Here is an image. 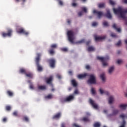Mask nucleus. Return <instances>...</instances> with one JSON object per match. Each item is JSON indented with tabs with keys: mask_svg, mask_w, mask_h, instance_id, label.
Masks as SVG:
<instances>
[{
	"mask_svg": "<svg viewBox=\"0 0 127 127\" xmlns=\"http://www.w3.org/2000/svg\"><path fill=\"white\" fill-rule=\"evenodd\" d=\"M113 11L115 14L120 15V17L125 19V24L127 25V17H126V13H127V9H124L122 7H119L117 9L113 8Z\"/></svg>",
	"mask_w": 127,
	"mask_h": 127,
	"instance_id": "f257e3e1",
	"label": "nucleus"
},
{
	"mask_svg": "<svg viewBox=\"0 0 127 127\" xmlns=\"http://www.w3.org/2000/svg\"><path fill=\"white\" fill-rule=\"evenodd\" d=\"M40 57H41V54L40 53H37V57L35 58V62H36V65L37 66V70L39 71H42L43 68L41 65L39 64V62L40 61Z\"/></svg>",
	"mask_w": 127,
	"mask_h": 127,
	"instance_id": "f03ea898",
	"label": "nucleus"
},
{
	"mask_svg": "<svg viewBox=\"0 0 127 127\" xmlns=\"http://www.w3.org/2000/svg\"><path fill=\"white\" fill-rule=\"evenodd\" d=\"M97 59L98 60H100L101 62L102 63L103 66L104 67H106V66H108V63H107V60H109V57H97Z\"/></svg>",
	"mask_w": 127,
	"mask_h": 127,
	"instance_id": "7ed1b4c3",
	"label": "nucleus"
},
{
	"mask_svg": "<svg viewBox=\"0 0 127 127\" xmlns=\"http://www.w3.org/2000/svg\"><path fill=\"white\" fill-rule=\"evenodd\" d=\"M67 36L69 42L72 44H74V32L73 31L70 30L67 31Z\"/></svg>",
	"mask_w": 127,
	"mask_h": 127,
	"instance_id": "20e7f679",
	"label": "nucleus"
},
{
	"mask_svg": "<svg viewBox=\"0 0 127 127\" xmlns=\"http://www.w3.org/2000/svg\"><path fill=\"white\" fill-rule=\"evenodd\" d=\"M90 77L89 79L87 80L88 84H96V77L94 74H90L88 75Z\"/></svg>",
	"mask_w": 127,
	"mask_h": 127,
	"instance_id": "39448f33",
	"label": "nucleus"
},
{
	"mask_svg": "<svg viewBox=\"0 0 127 127\" xmlns=\"http://www.w3.org/2000/svg\"><path fill=\"white\" fill-rule=\"evenodd\" d=\"M12 35V30L11 29H8L7 33H2V36L3 37H10Z\"/></svg>",
	"mask_w": 127,
	"mask_h": 127,
	"instance_id": "423d86ee",
	"label": "nucleus"
},
{
	"mask_svg": "<svg viewBox=\"0 0 127 127\" xmlns=\"http://www.w3.org/2000/svg\"><path fill=\"white\" fill-rule=\"evenodd\" d=\"M51 68L55 67V64H56V60L55 59H50L47 61Z\"/></svg>",
	"mask_w": 127,
	"mask_h": 127,
	"instance_id": "0eeeda50",
	"label": "nucleus"
},
{
	"mask_svg": "<svg viewBox=\"0 0 127 127\" xmlns=\"http://www.w3.org/2000/svg\"><path fill=\"white\" fill-rule=\"evenodd\" d=\"M16 32L17 33L24 34V35H28L29 34V33L25 30H24V29L22 28H19V29H17L16 30Z\"/></svg>",
	"mask_w": 127,
	"mask_h": 127,
	"instance_id": "6e6552de",
	"label": "nucleus"
},
{
	"mask_svg": "<svg viewBox=\"0 0 127 127\" xmlns=\"http://www.w3.org/2000/svg\"><path fill=\"white\" fill-rule=\"evenodd\" d=\"M120 118L124 120L120 127H126L127 123L125 120V118H127V116L125 115L124 114H121L120 115Z\"/></svg>",
	"mask_w": 127,
	"mask_h": 127,
	"instance_id": "1a4fd4ad",
	"label": "nucleus"
},
{
	"mask_svg": "<svg viewBox=\"0 0 127 127\" xmlns=\"http://www.w3.org/2000/svg\"><path fill=\"white\" fill-rule=\"evenodd\" d=\"M119 113H120V111L118 109H113L112 110V113L109 114L108 115V118H111V117H114L115 116H117V115H118V114H119Z\"/></svg>",
	"mask_w": 127,
	"mask_h": 127,
	"instance_id": "9d476101",
	"label": "nucleus"
},
{
	"mask_svg": "<svg viewBox=\"0 0 127 127\" xmlns=\"http://www.w3.org/2000/svg\"><path fill=\"white\" fill-rule=\"evenodd\" d=\"M74 97L73 95H70L68 96H67L64 99V102H71L74 100Z\"/></svg>",
	"mask_w": 127,
	"mask_h": 127,
	"instance_id": "9b49d317",
	"label": "nucleus"
},
{
	"mask_svg": "<svg viewBox=\"0 0 127 127\" xmlns=\"http://www.w3.org/2000/svg\"><path fill=\"white\" fill-rule=\"evenodd\" d=\"M93 13H95L98 18H101V17L104 15V13L103 12L97 11V10H93Z\"/></svg>",
	"mask_w": 127,
	"mask_h": 127,
	"instance_id": "f8f14e48",
	"label": "nucleus"
},
{
	"mask_svg": "<svg viewBox=\"0 0 127 127\" xmlns=\"http://www.w3.org/2000/svg\"><path fill=\"white\" fill-rule=\"evenodd\" d=\"M94 37L95 38V41H101V40H104V39H105L106 36H104L103 37H99L97 36V35H94Z\"/></svg>",
	"mask_w": 127,
	"mask_h": 127,
	"instance_id": "ddd939ff",
	"label": "nucleus"
},
{
	"mask_svg": "<svg viewBox=\"0 0 127 127\" xmlns=\"http://www.w3.org/2000/svg\"><path fill=\"white\" fill-rule=\"evenodd\" d=\"M89 103L94 109H96V110L98 109V105H97V104L95 103V101L92 100V99H89Z\"/></svg>",
	"mask_w": 127,
	"mask_h": 127,
	"instance_id": "4468645a",
	"label": "nucleus"
},
{
	"mask_svg": "<svg viewBox=\"0 0 127 127\" xmlns=\"http://www.w3.org/2000/svg\"><path fill=\"white\" fill-rule=\"evenodd\" d=\"M45 80L47 84H49V85H52V81H53V76L51 75L49 78H46Z\"/></svg>",
	"mask_w": 127,
	"mask_h": 127,
	"instance_id": "2eb2a0df",
	"label": "nucleus"
},
{
	"mask_svg": "<svg viewBox=\"0 0 127 127\" xmlns=\"http://www.w3.org/2000/svg\"><path fill=\"white\" fill-rule=\"evenodd\" d=\"M61 112H59L56 115H54L52 117L53 120H59L60 118H61Z\"/></svg>",
	"mask_w": 127,
	"mask_h": 127,
	"instance_id": "dca6fc26",
	"label": "nucleus"
},
{
	"mask_svg": "<svg viewBox=\"0 0 127 127\" xmlns=\"http://www.w3.org/2000/svg\"><path fill=\"white\" fill-rule=\"evenodd\" d=\"M87 76H88V73H85L84 74H79L77 76V78L78 79H84V78H86V77H87Z\"/></svg>",
	"mask_w": 127,
	"mask_h": 127,
	"instance_id": "f3484780",
	"label": "nucleus"
},
{
	"mask_svg": "<svg viewBox=\"0 0 127 127\" xmlns=\"http://www.w3.org/2000/svg\"><path fill=\"white\" fill-rule=\"evenodd\" d=\"M99 92L101 95H103L104 94V95H107V96H109V95H110V93H109V92L107 91H104L102 88L99 89Z\"/></svg>",
	"mask_w": 127,
	"mask_h": 127,
	"instance_id": "a211bd4d",
	"label": "nucleus"
},
{
	"mask_svg": "<svg viewBox=\"0 0 127 127\" xmlns=\"http://www.w3.org/2000/svg\"><path fill=\"white\" fill-rule=\"evenodd\" d=\"M119 108H120L121 110H126L127 108V104H121L119 106Z\"/></svg>",
	"mask_w": 127,
	"mask_h": 127,
	"instance_id": "6ab92c4d",
	"label": "nucleus"
},
{
	"mask_svg": "<svg viewBox=\"0 0 127 127\" xmlns=\"http://www.w3.org/2000/svg\"><path fill=\"white\" fill-rule=\"evenodd\" d=\"M106 16L107 18H112V14H111V12L110 11V10H108L107 11Z\"/></svg>",
	"mask_w": 127,
	"mask_h": 127,
	"instance_id": "aec40b11",
	"label": "nucleus"
},
{
	"mask_svg": "<svg viewBox=\"0 0 127 127\" xmlns=\"http://www.w3.org/2000/svg\"><path fill=\"white\" fill-rule=\"evenodd\" d=\"M25 75L26 77H28V78H30L31 79H32V78H33V74H32V73H31V72L26 73Z\"/></svg>",
	"mask_w": 127,
	"mask_h": 127,
	"instance_id": "412c9836",
	"label": "nucleus"
},
{
	"mask_svg": "<svg viewBox=\"0 0 127 127\" xmlns=\"http://www.w3.org/2000/svg\"><path fill=\"white\" fill-rule=\"evenodd\" d=\"M113 28L116 29L117 30V31H118V32H121V28H117V24H114L113 25Z\"/></svg>",
	"mask_w": 127,
	"mask_h": 127,
	"instance_id": "4be33fe9",
	"label": "nucleus"
},
{
	"mask_svg": "<svg viewBox=\"0 0 127 127\" xmlns=\"http://www.w3.org/2000/svg\"><path fill=\"white\" fill-rule=\"evenodd\" d=\"M106 5V3L102 2V3H100L98 4V6L99 8H103V7H105Z\"/></svg>",
	"mask_w": 127,
	"mask_h": 127,
	"instance_id": "5701e85b",
	"label": "nucleus"
},
{
	"mask_svg": "<svg viewBox=\"0 0 127 127\" xmlns=\"http://www.w3.org/2000/svg\"><path fill=\"white\" fill-rule=\"evenodd\" d=\"M71 84H72V86H73V87H77V82H76V80H74V79H72V80H71Z\"/></svg>",
	"mask_w": 127,
	"mask_h": 127,
	"instance_id": "b1692460",
	"label": "nucleus"
},
{
	"mask_svg": "<svg viewBox=\"0 0 127 127\" xmlns=\"http://www.w3.org/2000/svg\"><path fill=\"white\" fill-rule=\"evenodd\" d=\"M19 73H21L22 74H26V70L24 68H20L19 69Z\"/></svg>",
	"mask_w": 127,
	"mask_h": 127,
	"instance_id": "393cba45",
	"label": "nucleus"
},
{
	"mask_svg": "<svg viewBox=\"0 0 127 127\" xmlns=\"http://www.w3.org/2000/svg\"><path fill=\"white\" fill-rule=\"evenodd\" d=\"M49 53L51 55H54V54L55 53V51H54V49H51L48 51Z\"/></svg>",
	"mask_w": 127,
	"mask_h": 127,
	"instance_id": "a878e982",
	"label": "nucleus"
},
{
	"mask_svg": "<svg viewBox=\"0 0 127 127\" xmlns=\"http://www.w3.org/2000/svg\"><path fill=\"white\" fill-rule=\"evenodd\" d=\"M100 78L102 81H106V77H105V73H103L100 75Z\"/></svg>",
	"mask_w": 127,
	"mask_h": 127,
	"instance_id": "bb28decb",
	"label": "nucleus"
},
{
	"mask_svg": "<svg viewBox=\"0 0 127 127\" xmlns=\"http://www.w3.org/2000/svg\"><path fill=\"white\" fill-rule=\"evenodd\" d=\"M38 89H39V90H46V86L45 85H41V86H39L38 87Z\"/></svg>",
	"mask_w": 127,
	"mask_h": 127,
	"instance_id": "cd10ccee",
	"label": "nucleus"
},
{
	"mask_svg": "<svg viewBox=\"0 0 127 127\" xmlns=\"http://www.w3.org/2000/svg\"><path fill=\"white\" fill-rule=\"evenodd\" d=\"M113 102H114V97L110 96L109 99V104H113Z\"/></svg>",
	"mask_w": 127,
	"mask_h": 127,
	"instance_id": "c85d7f7f",
	"label": "nucleus"
},
{
	"mask_svg": "<svg viewBox=\"0 0 127 127\" xmlns=\"http://www.w3.org/2000/svg\"><path fill=\"white\" fill-rule=\"evenodd\" d=\"M6 93L9 97H12V96H13V93L11 91L8 90L7 91Z\"/></svg>",
	"mask_w": 127,
	"mask_h": 127,
	"instance_id": "c756f323",
	"label": "nucleus"
},
{
	"mask_svg": "<svg viewBox=\"0 0 127 127\" xmlns=\"http://www.w3.org/2000/svg\"><path fill=\"white\" fill-rule=\"evenodd\" d=\"M115 70V67L114 66H111L109 69V73L111 74V73H113V71Z\"/></svg>",
	"mask_w": 127,
	"mask_h": 127,
	"instance_id": "7c9ffc66",
	"label": "nucleus"
},
{
	"mask_svg": "<svg viewBox=\"0 0 127 127\" xmlns=\"http://www.w3.org/2000/svg\"><path fill=\"white\" fill-rule=\"evenodd\" d=\"M23 121H25V122L28 123V122H29V119H28V117L27 116H24L23 117Z\"/></svg>",
	"mask_w": 127,
	"mask_h": 127,
	"instance_id": "2f4dec72",
	"label": "nucleus"
},
{
	"mask_svg": "<svg viewBox=\"0 0 127 127\" xmlns=\"http://www.w3.org/2000/svg\"><path fill=\"white\" fill-rule=\"evenodd\" d=\"M82 121H83V122H90V120L87 117H83L82 119Z\"/></svg>",
	"mask_w": 127,
	"mask_h": 127,
	"instance_id": "473e14b6",
	"label": "nucleus"
},
{
	"mask_svg": "<svg viewBox=\"0 0 127 127\" xmlns=\"http://www.w3.org/2000/svg\"><path fill=\"white\" fill-rule=\"evenodd\" d=\"M28 82L30 83V85H29L30 89H32V90H33L34 89L33 84H32V83H31V82H30V80L28 81Z\"/></svg>",
	"mask_w": 127,
	"mask_h": 127,
	"instance_id": "72a5a7b5",
	"label": "nucleus"
},
{
	"mask_svg": "<svg viewBox=\"0 0 127 127\" xmlns=\"http://www.w3.org/2000/svg\"><path fill=\"white\" fill-rule=\"evenodd\" d=\"M93 127H101V124L99 123L96 122L94 124Z\"/></svg>",
	"mask_w": 127,
	"mask_h": 127,
	"instance_id": "f704fd0d",
	"label": "nucleus"
},
{
	"mask_svg": "<svg viewBox=\"0 0 127 127\" xmlns=\"http://www.w3.org/2000/svg\"><path fill=\"white\" fill-rule=\"evenodd\" d=\"M53 98V96L52 95V94H49L48 95L45 96V99H52Z\"/></svg>",
	"mask_w": 127,
	"mask_h": 127,
	"instance_id": "c9c22d12",
	"label": "nucleus"
},
{
	"mask_svg": "<svg viewBox=\"0 0 127 127\" xmlns=\"http://www.w3.org/2000/svg\"><path fill=\"white\" fill-rule=\"evenodd\" d=\"M91 93L93 95H95L96 94V90H95V88H91Z\"/></svg>",
	"mask_w": 127,
	"mask_h": 127,
	"instance_id": "e433bc0d",
	"label": "nucleus"
},
{
	"mask_svg": "<svg viewBox=\"0 0 127 127\" xmlns=\"http://www.w3.org/2000/svg\"><path fill=\"white\" fill-rule=\"evenodd\" d=\"M51 48L52 49H53V48H57V44H54L51 45Z\"/></svg>",
	"mask_w": 127,
	"mask_h": 127,
	"instance_id": "4c0bfd02",
	"label": "nucleus"
},
{
	"mask_svg": "<svg viewBox=\"0 0 127 127\" xmlns=\"http://www.w3.org/2000/svg\"><path fill=\"white\" fill-rule=\"evenodd\" d=\"M103 25H104V26H109V23H108V22L106 21H104L103 22Z\"/></svg>",
	"mask_w": 127,
	"mask_h": 127,
	"instance_id": "58836bf2",
	"label": "nucleus"
},
{
	"mask_svg": "<svg viewBox=\"0 0 127 127\" xmlns=\"http://www.w3.org/2000/svg\"><path fill=\"white\" fill-rule=\"evenodd\" d=\"M94 50H95V48H94V47H89L88 48V51H94Z\"/></svg>",
	"mask_w": 127,
	"mask_h": 127,
	"instance_id": "ea45409f",
	"label": "nucleus"
},
{
	"mask_svg": "<svg viewBox=\"0 0 127 127\" xmlns=\"http://www.w3.org/2000/svg\"><path fill=\"white\" fill-rule=\"evenodd\" d=\"M111 36L112 37H114V38H117L118 37V36L116 35V34H115L114 33H111Z\"/></svg>",
	"mask_w": 127,
	"mask_h": 127,
	"instance_id": "a19ab883",
	"label": "nucleus"
},
{
	"mask_svg": "<svg viewBox=\"0 0 127 127\" xmlns=\"http://www.w3.org/2000/svg\"><path fill=\"white\" fill-rule=\"evenodd\" d=\"M6 111H10L11 110V107L10 106H7L5 107Z\"/></svg>",
	"mask_w": 127,
	"mask_h": 127,
	"instance_id": "79ce46f5",
	"label": "nucleus"
},
{
	"mask_svg": "<svg viewBox=\"0 0 127 127\" xmlns=\"http://www.w3.org/2000/svg\"><path fill=\"white\" fill-rule=\"evenodd\" d=\"M81 9L82 11H84V12L87 13V8L85 7H81Z\"/></svg>",
	"mask_w": 127,
	"mask_h": 127,
	"instance_id": "37998d69",
	"label": "nucleus"
},
{
	"mask_svg": "<svg viewBox=\"0 0 127 127\" xmlns=\"http://www.w3.org/2000/svg\"><path fill=\"white\" fill-rule=\"evenodd\" d=\"M62 51H64V52H67L68 51V49L66 48H63L61 49Z\"/></svg>",
	"mask_w": 127,
	"mask_h": 127,
	"instance_id": "c03bdc74",
	"label": "nucleus"
},
{
	"mask_svg": "<svg viewBox=\"0 0 127 127\" xmlns=\"http://www.w3.org/2000/svg\"><path fill=\"white\" fill-rule=\"evenodd\" d=\"M109 3L111 4V5H115V2L112 0H109Z\"/></svg>",
	"mask_w": 127,
	"mask_h": 127,
	"instance_id": "a18cd8bd",
	"label": "nucleus"
},
{
	"mask_svg": "<svg viewBox=\"0 0 127 127\" xmlns=\"http://www.w3.org/2000/svg\"><path fill=\"white\" fill-rule=\"evenodd\" d=\"M58 1L59 2V4L60 5H63V1L61 0H58Z\"/></svg>",
	"mask_w": 127,
	"mask_h": 127,
	"instance_id": "49530a36",
	"label": "nucleus"
},
{
	"mask_svg": "<svg viewBox=\"0 0 127 127\" xmlns=\"http://www.w3.org/2000/svg\"><path fill=\"white\" fill-rule=\"evenodd\" d=\"M122 44V41L121 40L119 41V42L116 44V46H120Z\"/></svg>",
	"mask_w": 127,
	"mask_h": 127,
	"instance_id": "de8ad7c7",
	"label": "nucleus"
},
{
	"mask_svg": "<svg viewBox=\"0 0 127 127\" xmlns=\"http://www.w3.org/2000/svg\"><path fill=\"white\" fill-rule=\"evenodd\" d=\"M26 0H14V1H15V2H19V1H23V2H25V1Z\"/></svg>",
	"mask_w": 127,
	"mask_h": 127,
	"instance_id": "09e8293b",
	"label": "nucleus"
},
{
	"mask_svg": "<svg viewBox=\"0 0 127 127\" xmlns=\"http://www.w3.org/2000/svg\"><path fill=\"white\" fill-rule=\"evenodd\" d=\"M98 25V23L96 22H93L92 23V26H97Z\"/></svg>",
	"mask_w": 127,
	"mask_h": 127,
	"instance_id": "8fccbe9b",
	"label": "nucleus"
},
{
	"mask_svg": "<svg viewBox=\"0 0 127 127\" xmlns=\"http://www.w3.org/2000/svg\"><path fill=\"white\" fill-rule=\"evenodd\" d=\"M85 42V40H81L77 42V43H84Z\"/></svg>",
	"mask_w": 127,
	"mask_h": 127,
	"instance_id": "3c124183",
	"label": "nucleus"
},
{
	"mask_svg": "<svg viewBox=\"0 0 127 127\" xmlns=\"http://www.w3.org/2000/svg\"><path fill=\"white\" fill-rule=\"evenodd\" d=\"M79 16H81V15H83V12L80 11L78 13Z\"/></svg>",
	"mask_w": 127,
	"mask_h": 127,
	"instance_id": "603ef678",
	"label": "nucleus"
},
{
	"mask_svg": "<svg viewBox=\"0 0 127 127\" xmlns=\"http://www.w3.org/2000/svg\"><path fill=\"white\" fill-rule=\"evenodd\" d=\"M122 62H123V61L121 60H119L118 61H117V63L118 64H121V63H122Z\"/></svg>",
	"mask_w": 127,
	"mask_h": 127,
	"instance_id": "864d4df0",
	"label": "nucleus"
},
{
	"mask_svg": "<svg viewBox=\"0 0 127 127\" xmlns=\"http://www.w3.org/2000/svg\"><path fill=\"white\" fill-rule=\"evenodd\" d=\"M72 6L75 7L77 6V4L75 2H73V3H72Z\"/></svg>",
	"mask_w": 127,
	"mask_h": 127,
	"instance_id": "5fc2aeb1",
	"label": "nucleus"
},
{
	"mask_svg": "<svg viewBox=\"0 0 127 127\" xmlns=\"http://www.w3.org/2000/svg\"><path fill=\"white\" fill-rule=\"evenodd\" d=\"M13 116H15V117H17V112H14L13 113Z\"/></svg>",
	"mask_w": 127,
	"mask_h": 127,
	"instance_id": "6e6d98bb",
	"label": "nucleus"
},
{
	"mask_svg": "<svg viewBox=\"0 0 127 127\" xmlns=\"http://www.w3.org/2000/svg\"><path fill=\"white\" fill-rule=\"evenodd\" d=\"M6 121H7L6 118H3V119H2L3 123H5L6 122Z\"/></svg>",
	"mask_w": 127,
	"mask_h": 127,
	"instance_id": "4d7b16f0",
	"label": "nucleus"
},
{
	"mask_svg": "<svg viewBox=\"0 0 127 127\" xmlns=\"http://www.w3.org/2000/svg\"><path fill=\"white\" fill-rule=\"evenodd\" d=\"M85 68H86V69H87V70H89V69H90V65H87L85 66Z\"/></svg>",
	"mask_w": 127,
	"mask_h": 127,
	"instance_id": "13d9d810",
	"label": "nucleus"
},
{
	"mask_svg": "<svg viewBox=\"0 0 127 127\" xmlns=\"http://www.w3.org/2000/svg\"><path fill=\"white\" fill-rule=\"evenodd\" d=\"M57 77L58 78V79H61V76L60 74H57Z\"/></svg>",
	"mask_w": 127,
	"mask_h": 127,
	"instance_id": "bf43d9fd",
	"label": "nucleus"
},
{
	"mask_svg": "<svg viewBox=\"0 0 127 127\" xmlns=\"http://www.w3.org/2000/svg\"><path fill=\"white\" fill-rule=\"evenodd\" d=\"M74 94H79V92L78 91V90L76 89L74 91Z\"/></svg>",
	"mask_w": 127,
	"mask_h": 127,
	"instance_id": "052dcab7",
	"label": "nucleus"
},
{
	"mask_svg": "<svg viewBox=\"0 0 127 127\" xmlns=\"http://www.w3.org/2000/svg\"><path fill=\"white\" fill-rule=\"evenodd\" d=\"M72 71H71V70H69V71H68V74H69V75H72Z\"/></svg>",
	"mask_w": 127,
	"mask_h": 127,
	"instance_id": "680f3d73",
	"label": "nucleus"
},
{
	"mask_svg": "<svg viewBox=\"0 0 127 127\" xmlns=\"http://www.w3.org/2000/svg\"><path fill=\"white\" fill-rule=\"evenodd\" d=\"M61 127H65V123H62L61 125Z\"/></svg>",
	"mask_w": 127,
	"mask_h": 127,
	"instance_id": "e2e57ef3",
	"label": "nucleus"
},
{
	"mask_svg": "<svg viewBox=\"0 0 127 127\" xmlns=\"http://www.w3.org/2000/svg\"><path fill=\"white\" fill-rule=\"evenodd\" d=\"M123 2L124 3H127V0H123Z\"/></svg>",
	"mask_w": 127,
	"mask_h": 127,
	"instance_id": "0e129e2a",
	"label": "nucleus"
},
{
	"mask_svg": "<svg viewBox=\"0 0 127 127\" xmlns=\"http://www.w3.org/2000/svg\"><path fill=\"white\" fill-rule=\"evenodd\" d=\"M91 42V41H87L86 43V45H89V44H90V43Z\"/></svg>",
	"mask_w": 127,
	"mask_h": 127,
	"instance_id": "69168bd1",
	"label": "nucleus"
},
{
	"mask_svg": "<svg viewBox=\"0 0 127 127\" xmlns=\"http://www.w3.org/2000/svg\"><path fill=\"white\" fill-rule=\"evenodd\" d=\"M103 112H104V114H107L108 113V110H104Z\"/></svg>",
	"mask_w": 127,
	"mask_h": 127,
	"instance_id": "338daca9",
	"label": "nucleus"
},
{
	"mask_svg": "<svg viewBox=\"0 0 127 127\" xmlns=\"http://www.w3.org/2000/svg\"><path fill=\"white\" fill-rule=\"evenodd\" d=\"M67 23H68V24H70V23H71V20H70L69 19H67Z\"/></svg>",
	"mask_w": 127,
	"mask_h": 127,
	"instance_id": "774afa93",
	"label": "nucleus"
}]
</instances>
